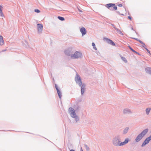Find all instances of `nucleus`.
Wrapping results in <instances>:
<instances>
[{
  "mask_svg": "<svg viewBox=\"0 0 151 151\" xmlns=\"http://www.w3.org/2000/svg\"><path fill=\"white\" fill-rule=\"evenodd\" d=\"M151 110V109L150 108H147L146 109V113L147 114H148Z\"/></svg>",
  "mask_w": 151,
  "mask_h": 151,
  "instance_id": "a211bd4d",
  "label": "nucleus"
},
{
  "mask_svg": "<svg viewBox=\"0 0 151 151\" xmlns=\"http://www.w3.org/2000/svg\"><path fill=\"white\" fill-rule=\"evenodd\" d=\"M115 6V4L110 3L106 4L105 6L108 9H109L110 7H113V9L116 10L117 9V7L116 6Z\"/></svg>",
  "mask_w": 151,
  "mask_h": 151,
  "instance_id": "20e7f679",
  "label": "nucleus"
},
{
  "mask_svg": "<svg viewBox=\"0 0 151 151\" xmlns=\"http://www.w3.org/2000/svg\"><path fill=\"white\" fill-rule=\"evenodd\" d=\"M55 87L56 88V89L57 91L58 94V96H59V97L60 99L62 96V94L60 92V91H59V89L58 88V87L56 84L55 85Z\"/></svg>",
  "mask_w": 151,
  "mask_h": 151,
  "instance_id": "6e6552de",
  "label": "nucleus"
},
{
  "mask_svg": "<svg viewBox=\"0 0 151 151\" xmlns=\"http://www.w3.org/2000/svg\"><path fill=\"white\" fill-rule=\"evenodd\" d=\"M137 40L142 45V46L143 47H145L146 46L145 45L142 41L139 40Z\"/></svg>",
  "mask_w": 151,
  "mask_h": 151,
  "instance_id": "6ab92c4d",
  "label": "nucleus"
},
{
  "mask_svg": "<svg viewBox=\"0 0 151 151\" xmlns=\"http://www.w3.org/2000/svg\"><path fill=\"white\" fill-rule=\"evenodd\" d=\"M130 112L131 111L129 109H125L124 111V114H127Z\"/></svg>",
  "mask_w": 151,
  "mask_h": 151,
  "instance_id": "f3484780",
  "label": "nucleus"
},
{
  "mask_svg": "<svg viewBox=\"0 0 151 151\" xmlns=\"http://www.w3.org/2000/svg\"><path fill=\"white\" fill-rule=\"evenodd\" d=\"M105 39L108 43L109 44L113 46H115V43L111 40L108 38H106Z\"/></svg>",
  "mask_w": 151,
  "mask_h": 151,
  "instance_id": "9d476101",
  "label": "nucleus"
},
{
  "mask_svg": "<svg viewBox=\"0 0 151 151\" xmlns=\"http://www.w3.org/2000/svg\"><path fill=\"white\" fill-rule=\"evenodd\" d=\"M78 10L79 11V12H82V11L81 10H80V9H78Z\"/></svg>",
  "mask_w": 151,
  "mask_h": 151,
  "instance_id": "2f4dec72",
  "label": "nucleus"
},
{
  "mask_svg": "<svg viewBox=\"0 0 151 151\" xmlns=\"http://www.w3.org/2000/svg\"><path fill=\"white\" fill-rule=\"evenodd\" d=\"M128 129L127 128H126L124 129V133H127V131L128 130Z\"/></svg>",
  "mask_w": 151,
  "mask_h": 151,
  "instance_id": "4be33fe9",
  "label": "nucleus"
},
{
  "mask_svg": "<svg viewBox=\"0 0 151 151\" xmlns=\"http://www.w3.org/2000/svg\"><path fill=\"white\" fill-rule=\"evenodd\" d=\"M75 81L80 86H81L82 85V82L80 77L79 76L77 75L76 76L75 78Z\"/></svg>",
  "mask_w": 151,
  "mask_h": 151,
  "instance_id": "39448f33",
  "label": "nucleus"
},
{
  "mask_svg": "<svg viewBox=\"0 0 151 151\" xmlns=\"http://www.w3.org/2000/svg\"><path fill=\"white\" fill-rule=\"evenodd\" d=\"M92 46H93V47L94 46H95V45L94 43L93 42L92 44Z\"/></svg>",
  "mask_w": 151,
  "mask_h": 151,
  "instance_id": "bb28decb",
  "label": "nucleus"
},
{
  "mask_svg": "<svg viewBox=\"0 0 151 151\" xmlns=\"http://www.w3.org/2000/svg\"><path fill=\"white\" fill-rule=\"evenodd\" d=\"M85 147H86V150H89V147L86 145H85Z\"/></svg>",
  "mask_w": 151,
  "mask_h": 151,
  "instance_id": "b1692460",
  "label": "nucleus"
},
{
  "mask_svg": "<svg viewBox=\"0 0 151 151\" xmlns=\"http://www.w3.org/2000/svg\"><path fill=\"white\" fill-rule=\"evenodd\" d=\"M58 18L61 21H64L65 20L64 18L62 17H61L60 16L58 17Z\"/></svg>",
  "mask_w": 151,
  "mask_h": 151,
  "instance_id": "412c9836",
  "label": "nucleus"
},
{
  "mask_svg": "<svg viewBox=\"0 0 151 151\" xmlns=\"http://www.w3.org/2000/svg\"><path fill=\"white\" fill-rule=\"evenodd\" d=\"M85 86L84 84H83L81 86V92L82 94H83L84 93V91L85 89Z\"/></svg>",
  "mask_w": 151,
  "mask_h": 151,
  "instance_id": "4468645a",
  "label": "nucleus"
},
{
  "mask_svg": "<svg viewBox=\"0 0 151 151\" xmlns=\"http://www.w3.org/2000/svg\"><path fill=\"white\" fill-rule=\"evenodd\" d=\"M151 140V135H150L149 137L147 138L144 142L142 143V146L143 147L145 146L146 144H147L149 143L150 141Z\"/></svg>",
  "mask_w": 151,
  "mask_h": 151,
  "instance_id": "423d86ee",
  "label": "nucleus"
},
{
  "mask_svg": "<svg viewBox=\"0 0 151 151\" xmlns=\"http://www.w3.org/2000/svg\"><path fill=\"white\" fill-rule=\"evenodd\" d=\"M93 47L95 50H97V48L95 46H93Z\"/></svg>",
  "mask_w": 151,
  "mask_h": 151,
  "instance_id": "c756f323",
  "label": "nucleus"
},
{
  "mask_svg": "<svg viewBox=\"0 0 151 151\" xmlns=\"http://www.w3.org/2000/svg\"><path fill=\"white\" fill-rule=\"evenodd\" d=\"M134 52L135 53H136L137 54H138V52H136L135 51V52Z\"/></svg>",
  "mask_w": 151,
  "mask_h": 151,
  "instance_id": "473e14b6",
  "label": "nucleus"
},
{
  "mask_svg": "<svg viewBox=\"0 0 151 151\" xmlns=\"http://www.w3.org/2000/svg\"><path fill=\"white\" fill-rule=\"evenodd\" d=\"M2 7L0 5V14L1 16H3V14L1 10V8Z\"/></svg>",
  "mask_w": 151,
  "mask_h": 151,
  "instance_id": "aec40b11",
  "label": "nucleus"
},
{
  "mask_svg": "<svg viewBox=\"0 0 151 151\" xmlns=\"http://www.w3.org/2000/svg\"><path fill=\"white\" fill-rule=\"evenodd\" d=\"M121 58L122 59L125 63H127V60L126 58L122 56H120Z\"/></svg>",
  "mask_w": 151,
  "mask_h": 151,
  "instance_id": "dca6fc26",
  "label": "nucleus"
},
{
  "mask_svg": "<svg viewBox=\"0 0 151 151\" xmlns=\"http://www.w3.org/2000/svg\"><path fill=\"white\" fill-rule=\"evenodd\" d=\"M145 49L149 53H150V51L148 50L147 48H145Z\"/></svg>",
  "mask_w": 151,
  "mask_h": 151,
  "instance_id": "7c9ffc66",
  "label": "nucleus"
},
{
  "mask_svg": "<svg viewBox=\"0 0 151 151\" xmlns=\"http://www.w3.org/2000/svg\"><path fill=\"white\" fill-rule=\"evenodd\" d=\"M81 151H83V150L81 147Z\"/></svg>",
  "mask_w": 151,
  "mask_h": 151,
  "instance_id": "72a5a7b5",
  "label": "nucleus"
},
{
  "mask_svg": "<svg viewBox=\"0 0 151 151\" xmlns=\"http://www.w3.org/2000/svg\"><path fill=\"white\" fill-rule=\"evenodd\" d=\"M35 12L37 13H39L40 12V11L38 9H36L35 10Z\"/></svg>",
  "mask_w": 151,
  "mask_h": 151,
  "instance_id": "5701e85b",
  "label": "nucleus"
},
{
  "mask_svg": "<svg viewBox=\"0 0 151 151\" xmlns=\"http://www.w3.org/2000/svg\"><path fill=\"white\" fill-rule=\"evenodd\" d=\"M143 137L141 134H140L135 139L136 141L137 142L139 141Z\"/></svg>",
  "mask_w": 151,
  "mask_h": 151,
  "instance_id": "9b49d317",
  "label": "nucleus"
},
{
  "mask_svg": "<svg viewBox=\"0 0 151 151\" xmlns=\"http://www.w3.org/2000/svg\"><path fill=\"white\" fill-rule=\"evenodd\" d=\"M148 130V129H146L142 132L140 134H141L143 137H144V136L147 133Z\"/></svg>",
  "mask_w": 151,
  "mask_h": 151,
  "instance_id": "f8f14e48",
  "label": "nucleus"
},
{
  "mask_svg": "<svg viewBox=\"0 0 151 151\" xmlns=\"http://www.w3.org/2000/svg\"><path fill=\"white\" fill-rule=\"evenodd\" d=\"M146 72L149 74H151V68H146Z\"/></svg>",
  "mask_w": 151,
  "mask_h": 151,
  "instance_id": "2eb2a0df",
  "label": "nucleus"
},
{
  "mask_svg": "<svg viewBox=\"0 0 151 151\" xmlns=\"http://www.w3.org/2000/svg\"><path fill=\"white\" fill-rule=\"evenodd\" d=\"M4 42L2 36H0V45H2L4 44Z\"/></svg>",
  "mask_w": 151,
  "mask_h": 151,
  "instance_id": "ddd939ff",
  "label": "nucleus"
},
{
  "mask_svg": "<svg viewBox=\"0 0 151 151\" xmlns=\"http://www.w3.org/2000/svg\"><path fill=\"white\" fill-rule=\"evenodd\" d=\"M128 18L130 20H131L132 18L130 16H128Z\"/></svg>",
  "mask_w": 151,
  "mask_h": 151,
  "instance_id": "c85d7f7f",
  "label": "nucleus"
},
{
  "mask_svg": "<svg viewBox=\"0 0 151 151\" xmlns=\"http://www.w3.org/2000/svg\"><path fill=\"white\" fill-rule=\"evenodd\" d=\"M69 110L70 114L73 118H75L76 116V113L73 109L72 108L70 107L69 108Z\"/></svg>",
  "mask_w": 151,
  "mask_h": 151,
  "instance_id": "f03ea898",
  "label": "nucleus"
},
{
  "mask_svg": "<svg viewBox=\"0 0 151 151\" xmlns=\"http://www.w3.org/2000/svg\"><path fill=\"white\" fill-rule=\"evenodd\" d=\"M80 32L82 33V35H85L86 33V30L84 27H82L80 29Z\"/></svg>",
  "mask_w": 151,
  "mask_h": 151,
  "instance_id": "1a4fd4ad",
  "label": "nucleus"
},
{
  "mask_svg": "<svg viewBox=\"0 0 151 151\" xmlns=\"http://www.w3.org/2000/svg\"><path fill=\"white\" fill-rule=\"evenodd\" d=\"M82 54L81 53L76 52L73 54L71 55V58L72 59L78 58L81 57Z\"/></svg>",
  "mask_w": 151,
  "mask_h": 151,
  "instance_id": "f257e3e1",
  "label": "nucleus"
},
{
  "mask_svg": "<svg viewBox=\"0 0 151 151\" xmlns=\"http://www.w3.org/2000/svg\"><path fill=\"white\" fill-rule=\"evenodd\" d=\"M129 139L128 138L126 139L123 142H120L118 141V143L116 144V145L119 146H122L127 144L129 141Z\"/></svg>",
  "mask_w": 151,
  "mask_h": 151,
  "instance_id": "7ed1b4c3",
  "label": "nucleus"
},
{
  "mask_svg": "<svg viewBox=\"0 0 151 151\" xmlns=\"http://www.w3.org/2000/svg\"><path fill=\"white\" fill-rule=\"evenodd\" d=\"M118 6H119L122 7V4H119Z\"/></svg>",
  "mask_w": 151,
  "mask_h": 151,
  "instance_id": "cd10ccee",
  "label": "nucleus"
},
{
  "mask_svg": "<svg viewBox=\"0 0 151 151\" xmlns=\"http://www.w3.org/2000/svg\"><path fill=\"white\" fill-rule=\"evenodd\" d=\"M129 48L133 52H135V51L133 49H132L130 46H129Z\"/></svg>",
  "mask_w": 151,
  "mask_h": 151,
  "instance_id": "393cba45",
  "label": "nucleus"
},
{
  "mask_svg": "<svg viewBox=\"0 0 151 151\" xmlns=\"http://www.w3.org/2000/svg\"><path fill=\"white\" fill-rule=\"evenodd\" d=\"M117 32L118 33H119L120 34L122 33V32L120 30H118Z\"/></svg>",
  "mask_w": 151,
  "mask_h": 151,
  "instance_id": "a878e982",
  "label": "nucleus"
},
{
  "mask_svg": "<svg viewBox=\"0 0 151 151\" xmlns=\"http://www.w3.org/2000/svg\"><path fill=\"white\" fill-rule=\"evenodd\" d=\"M70 151H75V150H71Z\"/></svg>",
  "mask_w": 151,
  "mask_h": 151,
  "instance_id": "f704fd0d",
  "label": "nucleus"
},
{
  "mask_svg": "<svg viewBox=\"0 0 151 151\" xmlns=\"http://www.w3.org/2000/svg\"><path fill=\"white\" fill-rule=\"evenodd\" d=\"M37 30L39 32L41 33L42 30L43 25L41 24H37Z\"/></svg>",
  "mask_w": 151,
  "mask_h": 151,
  "instance_id": "0eeeda50",
  "label": "nucleus"
}]
</instances>
